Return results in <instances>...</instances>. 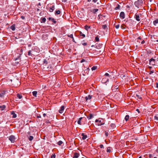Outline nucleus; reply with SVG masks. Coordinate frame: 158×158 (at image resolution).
Returning <instances> with one entry per match:
<instances>
[{
    "label": "nucleus",
    "mask_w": 158,
    "mask_h": 158,
    "mask_svg": "<svg viewBox=\"0 0 158 158\" xmlns=\"http://www.w3.org/2000/svg\"><path fill=\"white\" fill-rule=\"evenodd\" d=\"M125 24H123L121 26V28L122 29H125Z\"/></svg>",
    "instance_id": "obj_34"
},
{
    "label": "nucleus",
    "mask_w": 158,
    "mask_h": 158,
    "mask_svg": "<svg viewBox=\"0 0 158 158\" xmlns=\"http://www.w3.org/2000/svg\"><path fill=\"white\" fill-rule=\"evenodd\" d=\"M83 118L82 117H81L79 118L78 120L77 123L78 124L81 125V121Z\"/></svg>",
    "instance_id": "obj_22"
},
{
    "label": "nucleus",
    "mask_w": 158,
    "mask_h": 158,
    "mask_svg": "<svg viewBox=\"0 0 158 158\" xmlns=\"http://www.w3.org/2000/svg\"><path fill=\"white\" fill-rule=\"evenodd\" d=\"M55 7V6L54 5H52V7L50 8L49 11L50 12H52L54 10V8Z\"/></svg>",
    "instance_id": "obj_24"
},
{
    "label": "nucleus",
    "mask_w": 158,
    "mask_h": 158,
    "mask_svg": "<svg viewBox=\"0 0 158 158\" xmlns=\"http://www.w3.org/2000/svg\"><path fill=\"white\" fill-rule=\"evenodd\" d=\"M114 26H115V28H116V29H118L119 28V26H120V25L119 24H117V25H116L115 24H114Z\"/></svg>",
    "instance_id": "obj_35"
},
{
    "label": "nucleus",
    "mask_w": 158,
    "mask_h": 158,
    "mask_svg": "<svg viewBox=\"0 0 158 158\" xmlns=\"http://www.w3.org/2000/svg\"><path fill=\"white\" fill-rule=\"evenodd\" d=\"M158 23V19H156L153 21V23L154 25H156V24Z\"/></svg>",
    "instance_id": "obj_26"
},
{
    "label": "nucleus",
    "mask_w": 158,
    "mask_h": 158,
    "mask_svg": "<svg viewBox=\"0 0 158 158\" xmlns=\"http://www.w3.org/2000/svg\"><path fill=\"white\" fill-rule=\"evenodd\" d=\"M67 36L68 37H70V38H72L73 37V34H71L70 35H67Z\"/></svg>",
    "instance_id": "obj_44"
},
{
    "label": "nucleus",
    "mask_w": 158,
    "mask_h": 158,
    "mask_svg": "<svg viewBox=\"0 0 158 158\" xmlns=\"http://www.w3.org/2000/svg\"><path fill=\"white\" fill-rule=\"evenodd\" d=\"M115 125L114 123H111L110 126L109 128V130H110L111 131H112V130L115 127Z\"/></svg>",
    "instance_id": "obj_5"
},
{
    "label": "nucleus",
    "mask_w": 158,
    "mask_h": 158,
    "mask_svg": "<svg viewBox=\"0 0 158 158\" xmlns=\"http://www.w3.org/2000/svg\"><path fill=\"white\" fill-rule=\"evenodd\" d=\"M105 135L106 137H107L108 136V133L106 131H105Z\"/></svg>",
    "instance_id": "obj_45"
},
{
    "label": "nucleus",
    "mask_w": 158,
    "mask_h": 158,
    "mask_svg": "<svg viewBox=\"0 0 158 158\" xmlns=\"http://www.w3.org/2000/svg\"><path fill=\"white\" fill-rule=\"evenodd\" d=\"M80 156V154L79 153L77 152L75 153L74 154V156H73V158H77L79 157Z\"/></svg>",
    "instance_id": "obj_14"
},
{
    "label": "nucleus",
    "mask_w": 158,
    "mask_h": 158,
    "mask_svg": "<svg viewBox=\"0 0 158 158\" xmlns=\"http://www.w3.org/2000/svg\"><path fill=\"white\" fill-rule=\"evenodd\" d=\"M79 33L80 36H81V38L82 39L85 37V35L83 34L81 31H79Z\"/></svg>",
    "instance_id": "obj_17"
},
{
    "label": "nucleus",
    "mask_w": 158,
    "mask_h": 158,
    "mask_svg": "<svg viewBox=\"0 0 158 158\" xmlns=\"http://www.w3.org/2000/svg\"><path fill=\"white\" fill-rule=\"evenodd\" d=\"M99 147L101 148H104L103 145L102 144L100 145Z\"/></svg>",
    "instance_id": "obj_48"
},
{
    "label": "nucleus",
    "mask_w": 158,
    "mask_h": 158,
    "mask_svg": "<svg viewBox=\"0 0 158 158\" xmlns=\"http://www.w3.org/2000/svg\"><path fill=\"white\" fill-rule=\"evenodd\" d=\"M95 122L97 123L96 124L98 126H101L104 124L105 123L103 119L101 118L96 119Z\"/></svg>",
    "instance_id": "obj_2"
},
{
    "label": "nucleus",
    "mask_w": 158,
    "mask_h": 158,
    "mask_svg": "<svg viewBox=\"0 0 158 158\" xmlns=\"http://www.w3.org/2000/svg\"><path fill=\"white\" fill-rule=\"evenodd\" d=\"M120 17L122 19H123L125 18V15L124 13L123 12H121L120 13Z\"/></svg>",
    "instance_id": "obj_7"
},
{
    "label": "nucleus",
    "mask_w": 158,
    "mask_h": 158,
    "mask_svg": "<svg viewBox=\"0 0 158 158\" xmlns=\"http://www.w3.org/2000/svg\"><path fill=\"white\" fill-rule=\"evenodd\" d=\"M10 28L12 31H15V25L13 24L10 27Z\"/></svg>",
    "instance_id": "obj_21"
},
{
    "label": "nucleus",
    "mask_w": 158,
    "mask_h": 158,
    "mask_svg": "<svg viewBox=\"0 0 158 158\" xmlns=\"http://www.w3.org/2000/svg\"><path fill=\"white\" fill-rule=\"evenodd\" d=\"M43 115L44 116V117H45V116L46 115V114H45V113H44L43 114Z\"/></svg>",
    "instance_id": "obj_62"
},
{
    "label": "nucleus",
    "mask_w": 158,
    "mask_h": 158,
    "mask_svg": "<svg viewBox=\"0 0 158 158\" xmlns=\"http://www.w3.org/2000/svg\"><path fill=\"white\" fill-rule=\"evenodd\" d=\"M41 117V116L40 115H37V118H40Z\"/></svg>",
    "instance_id": "obj_54"
},
{
    "label": "nucleus",
    "mask_w": 158,
    "mask_h": 158,
    "mask_svg": "<svg viewBox=\"0 0 158 158\" xmlns=\"http://www.w3.org/2000/svg\"><path fill=\"white\" fill-rule=\"evenodd\" d=\"M43 63L44 65H46L48 64V62L46 59H44L43 61Z\"/></svg>",
    "instance_id": "obj_30"
},
{
    "label": "nucleus",
    "mask_w": 158,
    "mask_h": 158,
    "mask_svg": "<svg viewBox=\"0 0 158 158\" xmlns=\"http://www.w3.org/2000/svg\"><path fill=\"white\" fill-rule=\"evenodd\" d=\"M5 94V91H2L0 93V97L1 98H3Z\"/></svg>",
    "instance_id": "obj_10"
},
{
    "label": "nucleus",
    "mask_w": 158,
    "mask_h": 158,
    "mask_svg": "<svg viewBox=\"0 0 158 158\" xmlns=\"http://www.w3.org/2000/svg\"><path fill=\"white\" fill-rule=\"evenodd\" d=\"M149 64L152 65H155L156 60L152 58L149 60Z\"/></svg>",
    "instance_id": "obj_4"
},
{
    "label": "nucleus",
    "mask_w": 158,
    "mask_h": 158,
    "mask_svg": "<svg viewBox=\"0 0 158 158\" xmlns=\"http://www.w3.org/2000/svg\"><path fill=\"white\" fill-rule=\"evenodd\" d=\"M37 92L36 91H34L32 92V94L34 97H36Z\"/></svg>",
    "instance_id": "obj_25"
},
{
    "label": "nucleus",
    "mask_w": 158,
    "mask_h": 158,
    "mask_svg": "<svg viewBox=\"0 0 158 158\" xmlns=\"http://www.w3.org/2000/svg\"><path fill=\"white\" fill-rule=\"evenodd\" d=\"M154 119L158 120V114H157L154 116Z\"/></svg>",
    "instance_id": "obj_41"
},
{
    "label": "nucleus",
    "mask_w": 158,
    "mask_h": 158,
    "mask_svg": "<svg viewBox=\"0 0 158 158\" xmlns=\"http://www.w3.org/2000/svg\"><path fill=\"white\" fill-rule=\"evenodd\" d=\"M81 135L82 136V139L83 140L86 139L87 137V135H85L84 133H82L81 134Z\"/></svg>",
    "instance_id": "obj_12"
},
{
    "label": "nucleus",
    "mask_w": 158,
    "mask_h": 158,
    "mask_svg": "<svg viewBox=\"0 0 158 158\" xmlns=\"http://www.w3.org/2000/svg\"><path fill=\"white\" fill-rule=\"evenodd\" d=\"M120 6L118 4L117 6L114 8V10H119V9H120Z\"/></svg>",
    "instance_id": "obj_23"
},
{
    "label": "nucleus",
    "mask_w": 158,
    "mask_h": 158,
    "mask_svg": "<svg viewBox=\"0 0 158 158\" xmlns=\"http://www.w3.org/2000/svg\"><path fill=\"white\" fill-rule=\"evenodd\" d=\"M154 156L152 154H150L149 155L148 157L149 158H153Z\"/></svg>",
    "instance_id": "obj_42"
},
{
    "label": "nucleus",
    "mask_w": 158,
    "mask_h": 158,
    "mask_svg": "<svg viewBox=\"0 0 158 158\" xmlns=\"http://www.w3.org/2000/svg\"><path fill=\"white\" fill-rule=\"evenodd\" d=\"M91 27L89 26H88L87 25H85L84 27V28L85 30L87 31H88L89 29Z\"/></svg>",
    "instance_id": "obj_16"
},
{
    "label": "nucleus",
    "mask_w": 158,
    "mask_h": 158,
    "mask_svg": "<svg viewBox=\"0 0 158 158\" xmlns=\"http://www.w3.org/2000/svg\"><path fill=\"white\" fill-rule=\"evenodd\" d=\"M136 111H138V112L139 113H140V111H139V110L138 109H137L136 110Z\"/></svg>",
    "instance_id": "obj_59"
},
{
    "label": "nucleus",
    "mask_w": 158,
    "mask_h": 158,
    "mask_svg": "<svg viewBox=\"0 0 158 158\" xmlns=\"http://www.w3.org/2000/svg\"><path fill=\"white\" fill-rule=\"evenodd\" d=\"M138 39L141 40V37L139 36V37H138Z\"/></svg>",
    "instance_id": "obj_63"
},
{
    "label": "nucleus",
    "mask_w": 158,
    "mask_h": 158,
    "mask_svg": "<svg viewBox=\"0 0 158 158\" xmlns=\"http://www.w3.org/2000/svg\"><path fill=\"white\" fill-rule=\"evenodd\" d=\"M60 11L59 10H56V11L55 14L56 15H59L60 14Z\"/></svg>",
    "instance_id": "obj_31"
},
{
    "label": "nucleus",
    "mask_w": 158,
    "mask_h": 158,
    "mask_svg": "<svg viewBox=\"0 0 158 158\" xmlns=\"http://www.w3.org/2000/svg\"><path fill=\"white\" fill-rule=\"evenodd\" d=\"M110 147H108L107 149V152L110 153L111 152V150L110 149Z\"/></svg>",
    "instance_id": "obj_39"
},
{
    "label": "nucleus",
    "mask_w": 158,
    "mask_h": 158,
    "mask_svg": "<svg viewBox=\"0 0 158 158\" xmlns=\"http://www.w3.org/2000/svg\"><path fill=\"white\" fill-rule=\"evenodd\" d=\"M92 97V96L90 95H88L87 96L85 97V98L86 101H87L88 99H90Z\"/></svg>",
    "instance_id": "obj_15"
},
{
    "label": "nucleus",
    "mask_w": 158,
    "mask_h": 158,
    "mask_svg": "<svg viewBox=\"0 0 158 158\" xmlns=\"http://www.w3.org/2000/svg\"><path fill=\"white\" fill-rule=\"evenodd\" d=\"M52 18L51 17H49L48 18V19L49 20H52Z\"/></svg>",
    "instance_id": "obj_58"
},
{
    "label": "nucleus",
    "mask_w": 158,
    "mask_h": 158,
    "mask_svg": "<svg viewBox=\"0 0 158 158\" xmlns=\"http://www.w3.org/2000/svg\"><path fill=\"white\" fill-rule=\"evenodd\" d=\"M63 143V142L61 141H59L58 142L57 144L59 145H61Z\"/></svg>",
    "instance_id": "obj_37"
},
{
    "label": "nucleus",
    "mask_w": 158,
    "mask_h": 158,
    "mask_svg": "<svg viewBox=\"0 0 158 158\" xmlns=\"http://www.w3.org/2000/svg\"><path fill=\"white\" fill-rule=\"evenodd\" d=\"M33 139V137L32 136H30L29 138V140L30 141H31Z\"/></svg>",
    "instance_id": "obj_36"
},
{
    "label": "nucleus",
    "mask_w": 158,
    "mask_h": 158,
    "mask_svg": "<svg viewBox=\"0 0 158 158\" xmlns=\"http://www.w3.org/2000/svg\"><path fill=\"white\" fill-rule=\"evenodd\" d=\"M156 87L157 88H158V83H156Z\"/></svg>",
    "instance_id": "obj_60"
},
{
    "label": "nucleus",
    "mask_w": 158,
    "mask_h": 158,
    "mask_svg": "<svg viewBox=\"0 0 158 158\" xmlns=\"http://www.w3.org/2000/svg\"><path fill=\"white\" fill-rule=\"evenodd\" d=\"M82 44L84 46H86L87 45V43H82Z\"/></svg>",
    "instance_id": "obj_49"
},
{
    "label": "nucleus",
    "mask_w": 158,
    "mask_h": 158,
    "mask_svg": "<svg viewBox=\"0 0 158 158\" xmlns=\"http://www.w3.org/2000/svg\"><path fill=\"white\" fill-rule=\"evenodd\" d=\"M135 18L137 21H139L140 20L139 15L138 14H136L135 15Z\"/></svg>",
    "instance_id": "obj_11"
},
{
    "label": "nucleus",
    "mask_w": 158,
    "mask_h": 158,
    "mask_svg": "<svg viewBox=\"0 0 158 158\" xmlns=\"http://www.w3.org/2000/svg\"><path fill=\"white\" fill-rule=\"evenodd\" d=\"M93 0V1L94 3L98 1V0Z\"/></svg>",
    "instance_id": "obj_56"
},
{
    "label": "nucleus",
    "mask_w": 158,
    "mask_h": 158,
    "mask_svg": "<svg viewBox=\"0 0 158 158\" xmlns=\"http://www.w3.org/2000/svg\"><path fill=\"white\" fill-rule=\"evenodd\" d=\"M9 139L12 143H14L15 141V138L14 136L12 135L9 137Z\"/></svg>",
    "instance_id": "obj_6"
},
{
    "label": "nucleus",
    "mask_w": 158,
    "mask_h": 158,
    "mask_svg": "<svg viewBox=\"0 0 158 158\" xmlns=\"http://www.w3.org/2000/svg\"><path fill=\"white\" fill-rule=\"evenodd\" d=\"M55 154L54 153L52 154V155L51 156V158H55Z\"/></svg>",
    "instance_id": "obj_46"
},
{
    "label": "nucleus",
    "mask_w": 158,
    "mask_h": 158,
    "mask_svg": "<svg viewBox=\"0 0 158 158\" xmlns=\"http://www.w3.org/2000/svg\"><path fill=\"white\" fill-rule=\"evenodd\" d=\"M97 69V67L96 66H94L91 68V69L92 71L95 70Z\"/></svg>",
    "instance_id": "obj_33"
},
{
    "label": "nucleus",
    "mask_w": 158,
    "mask_h": 158,
    "mask_svg": "<svg viewBox=\"0 0 158 158\" xmlns=\"http://www.w3.org/2000/svg\"><path fill=\"white\" fill-rule=\"evenodd\" d=\"M64 106H62L60 108V109L59 110V113L61 114L63 112L64 110Z\"/></svg>",
    "instance_id": "obj_9"
},
{
    "label": "nucleus",
    "mask_w": 158,
    "mask_h": 158,
    "mask_svg": "<svg viewBox=\"0 0 158 158\" xmlns=\"http://www.w3.org/2000/svg\"><path fill=\"white\" fill-rule=\"evenodd\" d=\"M136 96L138 98H139V99H142V98L141 97H140L139 95L136 94Z\"/></svg>",
    "instance_id": "obj_47"
},
{
    "label": "nucleus",
    "mask_w": 158,
    "mask_h": 158,
    "mask_svg": "<svg viewBox=\"0 0 158 158\" xmlns=\"http://www.w3.org/2000/svg\"><path fill=\"white\" fill-rule=\"evenodd\" d=\"M11 114L13 115L12 117L13 118H15L17 116L16 114L15 113L14 111L11 112Z\"/></svg>",
    "instance_id": "obj_20"
},
{
    "label": "nucleus",
    "mask_w": 158,
    "mask_h": 158,
    "mask_svg": "<svg viewBox=\"0 0 158 158\" xmlns=\"http://www.w3.org/2000/svg\"><path fill=\"white\" fill-rule=\"evenodd\" d=\"M109 81V79L106 77L104 78L102 80V82L103 83H106Z\"/></svg>",
    "instance_id": "obj_8"
},
{
    "label": "nucleus",
    "mask_w": 158,
    "mask_h": 158,
    "mask_svg": "<svg viewBox=\"0 0 158 158\" xmlns=\"http://www.w3.org/2000/svg\"><path fill=\"white\" fill-rule=\"evenodd\" d=\"M6 108V106L5 105L0 106V110H3Z\"/></svg>",
    "instance_id": "obj_19"
},
{
    "label": "nucleus",
    "mask_w": 158,
    "mask_h": 158,
    "mask_svg": "<svg viewBox=\"0 0 158 158\" xmlns=\"http://www.w3.org/2000/svg\"><path fill=\"white\" fill-rule=\"evenodd\" d=\"M94 115L91 113L89 114V116H87V118L89 120L90 119L93 117Z\"/></svg>",
    "instance_id": "obj_13"
},
{
    "label": "nucleus",
    "mask_w": 158,
    "mask_h": 158,
    "mask_svg": "<svg viewBox=\"0 0 158 158\" xmlns=\"http://www.w3.org/2000/svg\"><path fill=\"white\" fill-rule=\"evenodd\" d=\"M44 36H46V37H47L48 36V35H47V34H46V35H43V37Z\"/></svg>",
    "instance_id": "obj_61"
},
{
    "label": "nucleus",
    "mask_w": 158,
    "mask_h": 158,
    "mask_svg": "<svg viewBox=\"0 0 158 158\" xmlns=\"http://www.w3.org/2000/svg\"><path fill=\"white\" fill-rule=\"evenodd\" d=\"M102 28L105 30L107 31L108 29V27L106 24L102 26Z\"/></svg>",
    "instance_id": "obj_18"
},
{
    "label": "nucleus",
    "mask_w": 158,
    "mask_h": 158,
    "mask_svg": "<svg viewBox=\"0 0 158 158\" xmlns=\"http://www.w3.org/2000/svg\"><path fill=\"white\" fill-rule=\"evenodd\" d=\"M129 116L128 115H127L125 118V119L126 121H127L129 119Z\"/></svg>",
    "instance_id": "obj_27"
},
{
    "label": "nucleus",
    "mask_w": 158,
    "mask_h": 158,
    "mask_svg": "<svg viewBox=\"0 0 158 158\" xmlns=\"http://www.w3.org/2000/svg\"><path fill=\"white\" fill-rule=\"evenodd\" d=\"M21 18L23 19H24L25 18V17L23 16H21Z\"/></svg>",
    "instance_id": "obj_52"
},
{
    "label": "nucleus",
    "mask_w": 158,
    "mask_h": 158,
    "mask_svg": "<svg viewBox=\"0 0 158 158\" xmlns=\"http://www.w3.org/2000/svg\"><path fill=\"white\" fill-rule=\"evenodd\" d=\"M145 43V41H144V40H143L142 41V42H141V44H143L144 43Z\"/></svg>",
    "instance_id": "obj_55"
},
{
    "label": "nucleus",
    "mask_w": 158,
    "mask_h": 158,
    "mask_svg": "<svg viewBox=\"0 0 158 158\" xmlns=\"http://www.w3.org/2000/svg\"><path fill=\"white\" fill-rule=\"evenodd\" d=\"M156 152H157V153L158 154V149H156Z\"/></svg>",
    "instance_id": "obj_64"
},
{
    "label": "nucleus",
    "mask_w": 158,
    "mask_h": 158,
    "mask_svg": "<svg viewBox=\"0 0 158 158\" xmlns=\"http://www.w3.org/2000/svg\"><path fill=\"white\" fill-rule=\"evenodd\" d=\"M105 75L106 76H109V75L108 73H106L105 74Z\"/></svg>",
    "instance_id": "obj_53"
},
{
    "label": "nucleus",
    "mask_w": 158,
    "mask_h": 158,
    "mask_svg": "<svg viewBox=\"0 0 158 158\" xmlns=\"http://www.w3.org/2000/svg\"><path fill=\"white\" fill-rule=\"evenodd\" d=\"M52 21L54 23H56V21L55 20V19L54 18H52Z\"/></svg>",
    "instance_id": "obj_43"
},
{
    "label": "nucleus",
    "mask_w": 158,
    "mask_h": 158,
    "mask_svg": "<svg viewBox=\"0 0 158 158\" xmlns=\"http://www.w3.org/2000/svg\"><path fill=\"white\" fill-rule=\"evenodd\" d=\"M135 6L138 8H139L143 4V1L142 0H138L137 1H136L134 3Z\"/></svg>",
    "instance_id": "obj_3"
},
{
    "label": "nucleus",
    "mask_w": 158,
    "mask_h": 158,
    "mask_svg": "<svg viewBox=\"0 0 158 158\" xmlns=\"http://www.w3.org/2000/svg\"><path fill=\"white\" fill-rule=\"evenodd\" d=\"M85 61V60L84 59H83L81 60V63H82Z\"/></svg>",
    "instance_id": "obj_51"
},
{
    "label": "nucleus",
    "mask_w": 158,
    "mask_h": 158,
    "mask_svg": "<svg viewBox=\"0 0 158 158\" xmlns=\"http://www.w3.org/2000/svg\"><path fill=\"white\" fill-rule=\"evenodd\" d=\"M98 10V9H94L93 10L92 12L94 13L95 14L96 12H97Z\"/></svg>",
    "instance_id": "obj_28"
},
{
    "label": "nucleus",
    "mask_w": 158,
    "mask_h": 158,
    "mask_svg": "<svg viewBox=\"0 0 158 158\" xmlns=\"http://www.w3.org/2000/svg\"><path fill=\"white\" fill-rule=\"evenodd\" d=\"M17 97L19 98V99H21L22 98V96L20 94H18L17 95Z\"/></svg>",
    "instance_id": "obj_32"
},
{
    "label": "nucleus",
    "mask_w": 158,
    "mask_h": 158,
    "mask_svg": "<svg viewBox=\"0 0 158 158\" xmlns=\"http://www.w3.org/2000/svg\"><path fill=\"white\" fill-rule=\"evenodd\" d=\"M72 39V41H73L76 43V42H75V41L74 40V39L73 38V37Z\"/></svg>",
    "instance_id": "obj_57"
},
{
    "label": "nucleus",
    "mask_w": 158,
    "mask_h": 158,
    "mask_svg": "<svg viewBox=\"0 0 158 158\" xmlns=\"http://www.w3.org/2000/svg\"><path fill=\"white\" fill-rule=\"evenodd\" d=\"M43 33H48L51 32L52 31V27L50 26H43L42 29Z\"/></svg>",
    "instance_id": "obj_1"
},
{
    "label": "nucleus",
    "mask_w": 158,
    "mask_h": 158,
    "mask_svg": "<svg viewBox=\"0 0 158 158\" xmlns=\"http://www.w3.org/2000/svg\"><path fill=\"white\" fill-rule=\"evenodd\" d=\"M41 19V23H44L46 21V19L45 18H43Z\"/></svg>",
    "instance_id": "obj_29"
},
{
    "label": "nucleus",
    "mask_w": 158,
    "mask_h": 158,
    "mask_svg": "<svg viewBox=\"0 0 158 158\" xmlns=\"http://www.w3.org/2000/svg\"><path fill=\"white\" fill-rule=\"evenodd\" d=\"M31 50H29L28 51V55L29 56H32V54L31 53Z\"/></svg>",
    "instance_id": "obj_40"
},
{
    "label": "nucleus",
    "mask_w": 158,
    "mask_h": 158,
    "mask_svg": "<svg viewBox=\"0 0 158 158\" xmlns=\"http://www.w3.org/2000/svg\"><path fill=\"white\" fill-rule=\"evenodd\" d=\"M154 71L153 70H151L150 71L149 73V74H151L153 73H154Z\"/></svg>",
    "instance_id": "obj_50"
},
{
    "label": "nucleus",
    "mask_w": 158,
    "mask_h": 158,
    "mask_svg": "<svg viewBox=\"0 0 158 158\" xmlns=\"http://www.w3.org/2000/svg\"><path fill=\"white\" fill-rule=\"evenodd\" d=\"M95 40L96 42H98L99 41V38L98 37V36L96 37L95 38Z\"/></svg>",
    "instance_id": "obj_38"
}]
</instances>
